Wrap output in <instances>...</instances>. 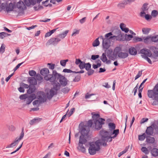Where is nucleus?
Here are the masks:
<instances>
[{"mask_svg":"<svg viewBox=\"0 0 158 158\" xmlns=\"http://www.w3.org/2000/svg\"><path fill=\"white\" fill-rule=\"evenodd\" d=\"M135 1V0H124L122 2L119 4L118 6L120 7H124L125 5L130 4Z\"/></svg>","mask_w":158,"mask_h":158,"instance_id":"nucleus-15","label":"nucleus"},{"mask_svg":"<svg viewBox=\"0 0 158 158\" xmlns=\"http://www.w3.org/2000/svg\"><path fill=\"white\" fill-rule=\"evenodd\" d=\"M79 30H77L76 29H74L73 31V32L72 35V36H75L79 34Z\"/></svg>","mask_w":158,"mask_h":158,"instance_id":"nucleus-44","label":"nucleus"},{"mask_svg":"<svg viewBox=\"0 0 158 158\" xmlns=\"http://www.w3.org/2000/svg\"><path fill=\"white\" fill-rule=\"evenodd\" d=\"M32 100V99H31V98L28 97L26 99V103L27 104H29L31 102Z\"/></svg>","mask_w":158,"mask_h":158,"instance_id":"nucleus-56","label":"nucleus"},{"mask_svg":"<svg viewBox=\"0 0 158 158\" xmlns=\"http://www.w3.org/2000/svg\"><path fill=\"white\" fill-rule=\"evenodd\" d=\"M63 72L64 73H74V71H73L70 69H64L63 70Z\"/></svg>","mask_w":158,"mask_h":158,"instance_id":"nucleus-52","label":"nucleus"},{"mask_svg":"<svg viewBox=\"0 0 158 158\" xmlns=\"http://www.w3.org/2000/svg\"><path fill=\"white\" fill-rule=\"evenodd\" d=\"M133 40L134 42H141L143 41L142 38L140 37H137L136 36L133 38Z\"/></svg>","mask_w":158,"mask_h":158,"instance_id":"nucleus-35","label":"nucleus"},{"mask_svg":"<svg viewBox=\"0 0 158 158\" xmlns=\"http://www.w3.org/2000/svg\"><path fill=\"white\" fill-rule=\"evenodd\" d=\"M119 133V129H114L113 131H111V135H112L113 134L114 135V137H116L118 135Z\"/></svg>","mask_w":158,"mask_h":158,"instance_id":"nucleus-37","label":"nucleus"},{"mask_svg":"<svg viewBox=\"0 0 158 158\" xmlns=\"http://www.w3.org/2000/svg\"><path fill=\"white\" fill-rule=\"evenodd\" d=\"M29 74L31 76H33L36 74V72L34 70H30L29 71Z\"/></svg>","mask_w":158,"mask_h":158,"instance_id":"nucleus-48","label":"nucleus"},{"mask_svg":"<svg viewBox=\"0 0 158 158\" xmlns=\"http://www.w3.org/2000/svg\"><path fill=\"white\" fill-rule=\"evenodd\" d=\"M151 153L152 155L155 157L158 156V149L156 148H153L152 150Z\"/></svg>","mask_w":158,"mask_h":158,"instance_id":"nucleus-27","label":"nucleus"},{"mask_svg":"<svg viewBox=\"0 0 158 158\" xmlns=\"http://www.w3.org/2000/svg\"><path fill=\"white\" fill-rule=\"evenodd\" d=\"M101 60L103 62H106L107 63H108L110 62V60L107 61V58L106 57V54L105 53H103L101 57Z\"/></svg>","mask_w":158,"mask_h":158,"instance_id":"nucleus-23","label":"nucleus"},{"mask_svg":"<svg viewBox=\"0 0 158 158\" xmlns=\"http://www.w3.org/2000/svg\"><path fill=\"white\" fill-rule=\"evenodd\" d=\"M69 30H66L62 34H59L58 36L61 39H63L66 36Z\"/></svg>","mask_w":158,"mask_h":158,"instance_id":"nucleus-29","label":"nucleus"},{"mask_svg":"<svg viewBox=\"0 0 158 158\" xmlns=\"http://www.w3.org/2000/svg\"><path fill=\"white\" fill-rule=\"evenodd\" d=\"M50 79L52 83L54 84V88L56 90H59L61 86L65 87L68 84L69 81L64 76L57 73L53 72V77Z\"/></svg>","mask_w":158,"mask_h":158,"instance_id":"nucleus-1","label":"nucleus"},{"mask_svg":"<svg viewBox=\"0 0 158 158\" xmlns=\"http://www.w3.org/2000/svg\"><path fill=\"white\" fill-rule=\"evenodd\" d=\"M115 36V37L113 38V40H114L115 39L119 41L122 40V35H121L120 34L118 36Z\"/></svg>","mask_w":158,"mask_h":158,"instance_id":"nucleus-42","label":"nucleus"},{"mask_svg":"<svg viewBox=\"0 0 158 158\" xmlns=\"http://www.w3.org/2000/svg\"><path fill=\"white\" fill-rule=\"evenodd\" d=\"M99 37L97 38L93 42L92 45L94 47H96L98 46L100 44V42L99 41Z\"/></svg>","mask_w":158,"mask_h":158,"instance_id":"nucleus-33","label":"nucleus"},{"mask_svg":"<svg viewBox=\"0 0 158 158\" xmlns=\"http://www.w3.org/2000/svg\"><path fill=\"white\" fill-rule=\"evenodd\" d=\"M94 70L93 69H89L88 71L87 74L89 76H90L94 73Z\"/></svg>","mask_w":158,"mask_h":158,"instance_id":"nucleus-58","label":"nucleus"},{"mask_svg":"<svg viewBox=\"0 0 158 158\" xmlns=\"http://www.w3.org/2000/svg\"><path fill=\"white\" fill-rule=\"evenodd\" d=\"M148 120V118H143L141 120L140 123V124L143 123H144L145 122H147Z\"/></svg>","mask_w":158,"mask_h":158,"instance_id":"nucleus-60","label":"nucleus"},{"mask_svg":"<svg viewBox=\"0 0 158 158\" xmlns=\"http://www.w3.org/2000/svg\"><path fill=\"white\" fill-rule=\"evenodd\" d=\"M24 136V128L23 127L22 129V131L19 137V138L17 137L16 138L15 141L10 144L8 145L6 147V148H13L18 145L20 140L23 138Z\"/></svg>","mask_w":158,"mask_h":158,"instance_id":"nucleus-7","label":"nucleus"},{"mask_svg":"<svg viewBox=\"0 0 158 158\" xmlns=\"http://www.w3.org/2000/svg\"><path fill=\"white\" fill-rule=\"evenodd\" d=\"M41 118H35L30 121L29 122V124L31 125H32L35 123H38L39 121H41Z\"/></svg>","mask_w":158,"mask_h":158,"instance_id":"nucleus-24","label":"nucleus"},{"mask_svg":"<svg viewBox=\"0 0 158 158\" xmlns=\"http://www.w3.org/2000/svg\"><path fill=\"white\" fill-rule=\"evenodd\" d=\"M99 57L98 55H93L91 56V59L94 60H96Z\"/></svg>","mask_w":158,"mask_h":158,"instance_id":"nucleus-59","label":"nucleus"},{"mask_svg":"<svg viewBox=\"0 0 158 158\" xmlns=\"http://www.w3.org/2000/svg\"><path fill=\"white\" fill-rule=\"evenodd\" d=\"M143 40L144 43L146 44H149L151 43V36H148L142 38Z\"/></svg>","mask_w":158,"mask_h":158,"instance_id":"nucleus-19","label":"nucleus"},{"mask_svg":"<svg viewBox=\"0 0 158 158\" xmlns=\"http://www.w3.org/2000/svg\"><path fill=\"white\" fill-rule=\"evenodd\" d=\"M85 64L86 63H85L84 62L82 61V62L79 65V67L80 69H82L85 68Z\"/></svg>","mask_w":158,"mask_h":158,"instance_id":"nucleus-43","label":"nucleus"},{"mask_svg":"<svg viewBox=\"0 0 158 158\" xmlns=\"http://www.w3.org/2000/svg\"><path fill=\"white\" fill-rule=\"evenodd\" d=\"M68 61V60H62L60 61V64L63 66H65L66 65V62Z\"/></svg>","mask_w":158,"mask_h":158,"instance_id":"nucleus-46","label":"nucleus"},{"mask_svg":"<svg viewBox=\"0 0 158 158\" xmlns=\"http://www.w3.org/2000/svg\"><path fill=\"white\" fill-rule=\"evenodd\" d=\"M151 41L155 43L158 42V36L157 35L154 36H151Z\"/></svg>","mask_w":158,"mask_h":158,"instance_id":"nucleus-32","label":"nucleus"},{"mask_svg":"<svg viewBox=\"0 0 158 158\" xmlns=\"http://www.w3.org/2000/svg\"><path fill=\"white\" fill-rule=\"evenodd\" d=\"M148 95L149 98L153 99H158V84L155 85L153 90L148 91Z\"/></svg>","mask_w":158,"mask_h":158,"instance_id":"nucleus-4","label":"nucleus"},{"mask_svg":"<svg viewBox=\"0 0 158 158\" xmlns=\"http://www.w3.org/2000/svg\"><path fill=\"white\" fill-rule=\"evenodd\" d=\"M146 133L148 135H152L153 134V129L152 126L148 127L146 131Z\"/></svg>","mask_w":158,"mask_h":158,"instance_id":"nucleus-17","label":"nucleus"},{"mask_svg":"<svg viewBox=\"0 0 158 158\" xmlns=\"http://www.w3.org/2000/svg\"><path fill=\"white\" fill-rule=\"evenodd\" d=\"M150 29L148 28H143L142 29L143 34L145 35L148 34L150 31Z\"/></svg>","mask_w":158,"mask_h":158,"instance_id":"nucleus-34","label":"nucleus"},{"mask_svg":"<svg viewBox=\"0 0 158 158\" xmlns=\"http://www.w3.org/2000/svg\"><path fill=\"white\" fill-rule=\"evenodd\" d=\"M23 62L19 64L14 69V71H16L20 67V66L23 64Z\"/></svg>","mask_w":158,"mask_h":158,"instance_id":"nucleus-62","label":"nucleus"},{"mask_svg":"<svg viewBox=\"0 0 158 158\" xmlns=\"http://www.w3.org/2000/svg\"><path fill=\"white\" fill-rule=\"evenodd\" d=\"M93 124V122L92 120H89L87 123V125H86V126H88L89 127H91Z\"/></svg>","mask_w":158,"mask_h":158,"instance_id":"nucleus-61","label":"nucleus"},{"mask_svg":"<svg viewBox=\"0 0 158 158\" xmlns=\"http://www.w3.org/2000/svg\"><path fill=\"white\" fill-rule=\"evenodd\" d=\"M99 144L97 143V141L95 143H90V147L89 149V153L91 155L95 154L97 151H98L100 148V146L98 144Z\"/></svg>","mask_w":158,"mask_h":158,"instance_id":"nucleus-5","label":"nucleus"},{"mask_svg":"<svg viewBox=\"0 0 158 158\" xmlns=\"http://www.w3.org/2000/svg\"><path fill=\"white\" fill-rule=\"evenodd\" d=\"M5 46L4 44H2L0 48V52L3 53L5 50Z\"/></svg>","mask_w":158,"mask_h":158,"instance_id":"nucleus-49","label":"nucleus"},{"mask_svg":"<svg viewBox=\"0 0 158 158\" xmlns=\"http://www.w3.org/2000/svg\"><path fill=\"white\" fill-rule=\"evenodd\" d=\"M35 77L36 79L39 81H41L43 79L42 76L39 74H36Z\"/></svg>","mask_w":158,"mask_h":158,"instance_id":"nucleus-53","label":"nucleus"},{"mask_svg":"<svg viewBox=\"0 0 158 158\" xmlns=\"http://www.w3.org/2000/svg\"><path fill=\"white\" fill-rule=\"evenodd\" d=\"M144 15V17H145V19L147 20H148L149 19H151L152 18V16H150L149 15H146L145 14V15Z\"/></svg>","mask_w":158,"mask_h":158,"instance_id":"nucleus-55","label":"nucleus"},{"mask_svg":"<svg viewBox=\"0 0 158 158\" xmlns=\"http://www.w3.org/2000/svg\"><path fill=\"white\" fill-rule=\"evenodd\" d=\"M7 35H10L4 32H1L0 33V38L2 39Z\"/></svg>","mask_w":158,"mask_h":158,"instance_id":"nucleus-41","label":"nucleus"},{"mask_svg":"<svg viewBox=\"0 0 158 158\" xmlns=\"http://www.w3.org/2000/svg\"><path fill=\"white\" fill-rule=\"evenodd\" d=\"M16 7L21 10H24L26 8V6L24 2L20 1L16 4Z\"/></svg>","mask_w":158,"mask_h":158,"instance_id":"nucleus-13","label":"nucleus"},{"mask_svg":"<svg viewBox=\"0 0 158 158\" xmlns=\"http://www.w3.org/2000/svg\"><path fill=\"white\" fill-rule=\"evenodd\" d=\"M87 136L82 135L80 136L79 138V144H85L87 142L86 138Z\"/></svg>","mask_w":158,"mask_h":158,"instance_id":"nucleus-16","label":"nucleus"},{"mask_svg":"<svg viewBox=\"0 0 158 158\" xmlns=\"http://www.w3.org/2000/svg\"><path fill=\"white\" fill-rule=\"evenodd\" d=\"M35 90V86L33 85L29 87V89L27 90V93L29 94H31L33 93Z\"/></svg>","mask_w":158,"mask_h":158,"instance_id":"nucleus-30","label":"nucleus"},{"mask_svg":"<svg viewBox=\"0 0 158 158\" xmlns=\"http://www.w3.org/2000/svg\"><path fill=\"white\" fill-rule=\"evenodd\" d=\"M142 75V71H140L138 73L135 77V80L137 79L139 77H141Z\"/></svg>","mask_w":158,"mask_h":158,"instance_id":"nucleus-50","label":"nucleus"},{"mask_svg":"<svg viewBox=\"0 0 158 158\" xmlns=\"http://www.w3.org/2000/svg\"><path fill=\"white\" fill-rule=\"evenodd\" d=\"M6 6V5L5 3H2L0 6V8L2 9L3 10L5 8Z\"/></svg>","mask_w":158,"mask_h":158,"instance_id":"nucleus-64","label":"nucleus"},{"mask_svg":"<svg viewBox=\"0 0 158 158\" xmlns=\"http://www.w3.org/2000/svg\"><path fill=\"white\" fill-rule=\"evenodd\" d=\"M148 4L145 3L143 4L141 9L142 11L140 13V16L142 17H144V15H145L146 13V11H147L148 9V8L147 6Z\"/></svg>","mask_w":158,"mask_h":158,"instance_id":"nucleus-12","label":"nucleus"},{"mask_svg":"<svg viewBox=\"0 0 158 158\" xmlns=\"http://www.w3.org/2000/svg\"><path fill=\"white\" fill-rule=\"evenodd\" d=\"M48 65H49V69L53 70L55 66V64L51 63H48Z\"/></svg>","mask_w":158,"mask_h":158,"instance_id":"nucleus-54","label":"nucleus"},{"mask_svg":"<svg viewBox=\"0 0 158 158\" xmlns=\"http://www.w3.org/2000/svg\"><path fill=\"white\" fill-rule=\"evenodd\" d=\"M61 39L59 38H52L50 39L46 43V45L48 46L52 45L54 46L57 45Z\"/></svg>","mask_w":158,"mask_h":158,"instance_id":"nucleus-9","label":"nucleus"},{"mask_svg":"<svg viewBox=\"0 0 158 158\" xmlns=\"http://www.w3.org/2000/svg\"><path fill=\"white\" fill-rule=\"evenodd\" d=\"M140 53L141 54L144 55L145 57H150L152 55L150 50L146 49H143L140 50Z\"/></svg>","mask_w":158,"mask_h":158,"instance_id":"nucleus-14","label":"nucleus"},{"mask_svg":"<svg viewBox=\"0 0 158 158\" xmlns=\"http://www.w3.org/2000/svg\"><path fill=\"white\" fill-rule=\"evenodd\" d=\"M81 62H82L81 60L80 59H76L75 63L76 64L78 65V64H80L81 63Z\"/></svg>","mask_w":158,"mask_h":158,"instance_id":"nucleus-63","label":"nucleus"},{"mask_svg":"<svg viewBox=\"0 0 158 158\" xmlns=\"http://www.w3.org/2000/svg\"><path fill=\"white\" fill-rule=\"evenodd\" d=\"M70 89L68 87H65L61 89V91L63 93H67L70 90Z\"/></svg>","mask_w":158,"mask_h":158,"instance_id":"nucleus-45","label":"nucleus"},{"mask_svg":"<svg viewBox=\"0 0 158 158\" xmlns=\"http://www.w3.org/2000/svg\"><path fill=\"white\" fill-rule=\"evenodd\" d=\"M111 132L105 130H102L100 131V134L101 136V139L97 141V143L104 146L106 145V142H108L109 137H110Z\"/></svg>","mask_w":158,"mask_h":158,"instance_id":"nucleus-3","label":"nucleus"},{"mask_svg":"<svg viewBox=\"0 0 158 158\" xmlns=\"http://www.w3.org/2000/svg\"><path fill=\"white\" fill-rule=\"evenodd\" d=\"M30 83L33 85H36L37 83V81L35 78L33 77H31L29 79Z\"/></svg>","mask_w":158,"mask_h":158,"instance_id":"nucleus-31","label":"nucleus"},{"mask_svg":"<svg viewBox=\"0 0 158 158\" xmlns=\"http://www.w3.org/2000/svg\"><path fill=\"white\" fill-rule=\"evenodd\" d=\"M146 141L148 143H152L154 142L155 139L154 137L148 136L147 137Z\"/></svg>","mask_w":158,"mask_h":158,"instance_id":"nucleus-28","label":"nucleus"},{"mask_svg":"<svg viewBox=\"0 0 158 158\" xmlns=\"http://www.w3.org/2000/svg\"><path fill=\"white\" fill-rule=\"evenodd\" d=\"M56 71L55 70H53L52 74H48L49 73V70L47 68H44L42 69L40 71V73L43 76H44V79L47 81H49L51 82L52 81L50 80L52 77H53V72Z\"/></svg>","mask_w":158,"mask_h":158,"instance_id":"nucleus-6","label":"nucleus"},{"mask_svg":"<svg viewBox=\"0 0 158 158\" xmlns=\"http://www.w3.org/2000/svg\"><path fill=\"white\" fill-rule=\"evenodd\" d=\"M27 0H25V2L27 6H29L31 5H34L36 4V2H37V0H28L29 2L27 3Z\"/></svg>","mask_w":158,"mask_h":158,"instance_id":"nucleus-25","label":"nucleus"},{"mask_svg":"<svg viewBox=\"0 0 158 158\" xmlns=\"http://www.w3.org/2000/svg\"><path fill=\"white\" fill-rule=\"evenodd\" d=\"M118 56L121 59H125L128 56L127 52H119L118 53Z\"/></svg>","mask_w":158,"mask_h":158,"instance_id":"nucleus-18","label":"nucleus"},{"mask_svg":"<svg viewBox=\"0 0 158 158\" xmlns=\"http://www.w3.org/2000/svg\"><path fill=\"white\" fill-rule=\"evenodd\" d=\"M79 149L82 152H85V149L83 146L82 144H79Z\"/></svg>","mask_w":158,"mask_h":158,"instance_id":"nucleus-39","label":"nucleus"},{"mask_svg":"<svg viewBox=\"0 0 158 158\" xmlns=\"http://www.w3.org/2000/svg\"><path fill=\"white\" fill-rule=\"evenodd\" d=\"M92 113V118L94 123L95 124V128L97 130H100L102 127V125L105 123V119L100 118V114H94Z\"/></svg>","mask_w":158,"mask_h":158,"instance_id":"nucleus-2","label":"nucleus"},{"mask_svg":"<svg viewBox=\"0 0 158 158\" xmlns=\"http://www.w3.org/2000/svg\"><path fill=\"white\" fill-rule=\"evenodd\" d=\"M113 34L112 32H110L106 34L105 35V38L106 39H109V40H113V38H114L115 36H112Z\"/></svg>","mask_w":158,"mask_h":158,"instance_id":"nucleus-26","label":"nucleus"},{"mask_svg":"<svg viewBox=\"0 0 158 158\" xmlns=\"http://www.w3.org/2000/svg\"><path fill=\"white\" fill-rule=\"evenodd\" d=\"M129 53L132 55H135L137 54V51L134 47H131L129 48Z\"/></svg>","mask_w":158,"mask_h":158,"instance_id":"nucleus-20","label":"nucleus"},{"mask_svg":"<svg viewBox=\"0 0 158 158\" xmlns=\"http://www.w3.org/2000/svg\"><path fill=\"white\" fill-rule=\"evenodd\" d=\"M80 78L81 77L80 76H76L73 79V81L74 82H78L80 81Z\"/></svg>","mask_w":158,"mask_h":158,"instance_id":"nucleus-57","label":"nucleus"},{"mask_svg":"<svg viewBox=\"0 0 158 158\" xmlns=\"http://www.w3.org/2000/svg\"><path fill=\"white\" fill-rule=\"evenodd\" d=\"M158 15V11L156 10H153L151 13V15L153 17H156Z\"/></svg>","mask_w":158,"mask_h":158,"instance_id":"nucleus-38","label":"nucleus"},{"mask_svg":"<svg viewBox=\"0 0 158 158\" xmlns=\"http://www.w3.org/2000/svg\"><path fill=\"white\" fill-rule=\"evenodd\" d=\"M100 38L102 40V46L104 49H108L110 46V41L109 39L104 38L102 36Z\"/></svg>","mask_w":158,"mask_h":158,"instance_id":"nucleus-10","label":"nucleus"},{"mask_svg":"<svg viewBox=\"0 0 158 158\" xmlns=\"http://www.w3.org/2000/svg\"><path fill=\"white\" fill-rule=\"evenodd\" d=\"M80 124L79 125L80 129V132L82 135L88 136L90 129L89 127L86 126V125H83L81 126Z\"/></svg>","mask_w":158,"mask_h":158,"instance_id":"nucleus-8","label":"nucleus"},{"mask_svg":"<svg viewBox=\"0 0 158 158\" xmlns=\"http://www.w3.org/2000/svg\"><path fill=\"white\" fill-rule=\"evenodd\" d=\"M141 150L145 154L147 155L149 154V151L148 149L145 147H142L141 149Z\"/></svg>","mask_w":158,"mask_h":158,"instance_id":"nucleus-40","label":"nucleus"},{"mask_svg":"<svg viewBox=\"0 0 158 158\" xmlns=\"http://www.w3.org/2000/svg\"><path fill=\"white\" fill-rule=\"evenodd\" d=\"M15 7V3L13 4L12 3L9 4L8 7L6 8V10L7 12L9 11H11L13 10L14 8Z\"/></svg>","mask_w":158,"mask_h":158,"instance_id":"nucleus-21","label":"nucleus"},{"mask_svg":"<svg viewBox=\"0 0 158 158\" xmlns=\"http://www.w3.org/2000/svg\"><path fill=\"white\" fill-rule=\"evenodd\" d=\"M52 84H53V88H52L50 90L49 93H48L47 94V97L48 99H51L52 98L53 96L55 94H56L57 91L58 90H56L54 88V84L52 83Z\"/></svg>","mask_w":158,"mask_h":158,"instance_id":"nucleus-11","label":"nucleus"},{"mask_svg":"<svg viewBox=\"0 0 158 158\" xmlns=\"http://www.w3.org/2000/svg\"><path fill=\"white\" fill-rule=\"evenodd\" d=\"M109 131L110 132H111L115 128V125L114 123H110L108 124Z\"/></svg>","mask_w":158,"mask_h":158,"instance_id":"nucleus-22","label":"nucleus"},{"mask_svg":"<svg viewBox=\"0 0 158 158\" xmlns=\"http://www.w3.org/2000/svg\"><path fill=\"white\" fill-rule=\"evenodd\" d=\"M145 138V135L144 133L142 135L139 136V139L140 140H143Z\"/></svg>","mask_w":158,"mask_h":158,"instance_id":"nucleus-51","label":"nucleus"},{"mask_svg":"<svg viewBox=\"0 0 158 158\" xmlns=\"http://www.w3.org/2000/svg\"><path fill=\"white\" fill-rule=\"evenodd\" d=\"M75 111V108H73L70 110V111L69 112H67L66 113V115L68 116L69 117H70L73 113Z\"/></svg>","mask_w":158,"mask_h":158,"instance_id":"nucleus-36","label":"nucleus"},{"mask_svg":"<svg viewBox=\"0 0 158 158\" xmlns=\"http://www.w3.org/2000/svg\"><path fill=\"white\" fill-rule=\"evenodd\" d=\"M85 69L88 71L91 67V65L89 63H87L85 64Z\"/></svg>","mask_w":158,"mask_h":158,"instance_id":"nucleus-47","label":"nucleus"}]
</instances>
